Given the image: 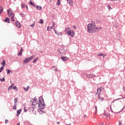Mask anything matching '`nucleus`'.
<instances>
[{"instance_id": "nucleus-17", "label": "nucleus", "mask_w": 125, "mask_h": 125, "mask_svg": "<svg viewBox=\"0 0 125 125\" xmlns=\"http://www.w3.org/2000/svg\"><path fill=\"white\" fill-rule=\"evenodd\" d=\"M13 86H14V84H12L8 88V90H11Z\"/></svg>"}, {"instance_id": "nucleus-10", "label": "nucleus", "mask_w": 125, "mask_h": 125, "mask_svg": "<svg viewBox=\"0 0 125 125\" xmlns=\"http://www.w3.org/2000/svg\"><path fill=\"white\" fill-rule=\"evenodd\" d=\"M66 0L68 3H69V5H70L71 6H73L74 3L72 0Z\"/></svg>"}, {"instance_id": "nucleus-38", "label": "nucleus", "mask_w": 125, "mask_h": 125, "mask_svg": "<svg viewBox=\"0 0 125 125\" xmlns=\"http://www.w3.org/2000/svg\"><path fill=\"white\" fill-rule=\"evenodd\" d=\"M5 124H7V123H8V120H5Z\"/></svg>"}, {"instance_id": "nucleus-3", "label": "nucleus", "mask_w": 125, "mask_h": 125, "mask_svg": "<svg viewBox=\"0 0 125 125\" xmlns=\"http://www.w3.org/2000/svg\"><path fill=\"white\" fill-rule=\"evenodd\" d=\"M35 57V56L33 55L30 57L25 58L24 60L23 61V63H25V64H27V63H29L31 60H33Z\"/></svg>"}, {"instance_id": "nucleus-46", "label": "nucleus", "mask_w": 125, "mask_h": 125, "mask_svg": "<svg viewBox=\"0 0 125 125\" xmlns=\"http://www.w3.org/2000/svg\"><path fill=\"white\" fill-rule=\"evenodd\" d=\"M119 125H122V123L121 122H119Z\"/></svg>"}, {"instance_id": "nucleus-8", "label": "nucleus", "mask_w": 125, "mask_h": 125, "mask_svg": "<svg viewBox=\"0 0 125 125\" xmlns=\"http://www.w3.org/2000/svg\"><path fill=\"white\" fill-rule=\"evenodd\" d=\"M98 98L100 101L102 102L104 100V98L101 97V96H100V93L99 94L98 96Z\"/></svg>"}, {"instance_id": "nucleus-9", "label": "nucleus", "mask_w": 125, "mask_h": 125, "mask_svg": "<svg viewBox=\"0 0 125 125\" xmlns=\"http://www.w3.org/2000/svg\"><path fill=\"white\" fill-rule=\"evenodd\" d=\"M39 104V102L37 101V99H34L33 103H32V105H38Z\"/></svg>"}, {"instance_id": "nucleus-16", "label": "nucleus", "mask_w": 125, "mask_h": 125, "mask_svg": "<svg viewBox=\"0 0 125 125\" xmlns=\"http://www.w3.org/2000/svg\"><path fill=\"white\" fill-rule=\"evenodd\" d=\"M23 88H24V90H25V91H28V90H29V88H30V86H27L26 88L23 87Z\"/></svg>"}, {"instance_id": "nucleus-39", "label": "nucleus", "mask_w": 125, "mask_h": 125, "mask_svg": "<svg viewBox=\"0 0 125 125\" xmlns=\"http://www.w3.org/2000/svg\"><path fill=\"white\" fill-rule=\"evenodd\" d=\"M110 110H111V112L112 113H114V111H113V110H112V107H111V105L110 106Z\"/></svg>"}, {"instance_id": "nucleus-25", "label": "nucleus", "mask_w": 125, "mask_h": 125, "mask_svg": "<svg viewBox=\"0 0 125 125\" xmlns=\"http://www.w3.org/2000/svg\"><path fill=\"white\" fill-rule=\"evenodd\" d=\"M98 56H104H104H106V55H103V54H99Z\"/></svg>"}, {"instance_id": "nucleus-20", "label": "nucleus", "mask_w": 125, "mask_h": 125, "mask_svg": "<svg viewBox=\"0 0 125 125\" xmlns=\"http://www.w3.org/2000/svg\"><path fill=\"white\" fill-rule=\"evenodd\" d=\"M38 59H39V57H37L36 59H35L33 60V63H36V62H37V61H38Z\"/></svg>"}, {"instance_id": "nucleus-45", "label": "nucleus", "mask_w": 125, "mask_h": 125, "mask_svg": "<svg viewBox=\"0 0 125 125\" xmlns=\"http://www.w3.org/2000/svg\"><path fill=\"white\" fill-rule=\"evenodd\" d=\"M83 117H84V118H86V115L84 114V115H83Z\"/></svg>"}, {"instance_id": "nucleus-22", "label": "nucleus", "mask_w": 125, "mask_h": 125, "mask_svg": "<svg viewBox=\"0 0 125 125\" xmlns=\"http://www.w3.org/2000/svg\"><path fill=\"white\" fill-rule=\"evenodd\" d=\"M3 11V7H0V14Z\"/></svg>"}, {"instance_id": "nucleus-21", "label": "nucleus", "mask_w": 125, "mask_h": 125, "mask_svg": "<svg viewBox=\"0 0 125 125\" xmlns=\"http://www.w3.org/2000/svg\"><path fill=\"white\" fill-rule=\"evenodd\" d=\"M1 65H3V67H4L5 65V61L4 60H3L2 62L1 63Z\"/></svg>"}, {"instance_id": "nucleus-27", "label": "nucleus", "mask_w": 125, "mask_h": 125, "mask_svg": "<svg viewBox=\"0 0 125 125\" xmlns=\"http://www.w3.org/2000/svg\"><path fill=\"white\" fill-rule=\"evenodd\" d=\"M3 66H1V68H0V73H1L2 72V70H3Z\"/></svg>"}, {"instance_id": "nucleus-40", "label": "nucleus", "mask_w": 125, "mask_h": 125, "mask_svg": "<svg viewBox=\"0 0 125 125\" xmlns=\"http://www.w3.org/2000/svg\"><path fill=\"white\" fill-rule=\"evenodd\" d=\"M47 31H50V29H49V26L47 27Z\"/></svg>"}, {"instance_id": "nucleus-19", "label": "nucleus", "mask_w": 125, "mask_h": 125, "mask_svg": "<svg viewBox=\"0 0 125 125\" xmlns=\"http://www.w3.org/2000/svg\"><path fill=\"white\" fill-rule=\"evenodd\" d=\"M29 4L30 5H32V6H34V7H36V5L34 4V3H33V2L32 1H30L29 2Z\"/></svg>"}, {"instance_id": "nucleus-34", "label": "nucleus", "mask_w": 125, "mask_h": 125, "mask_svg": "<svg viewBox=\"0 0 125 125\" xmlns=\"http://www.w3.org/2000/svg\"><path fill=\"white\" fill-rule=\"evenodd\" d=\"M21 8H25V4H21Z\"/></svg>"}, {"instance_id": "nucleus-14", "label": "nucleus", "mask_w": 125, "mask_h": 125, "mask_svg": "<svg viewBox=\"0 0 125 125\" xmlns=\"http://www.w3.org/2000/svg\"><path fill=\"white\" fill-rule=\"evenodd\" d=\"M4 22H5L6 23H10V22H9V18H6L5 19V20H4Z\"/></svg>"}, {"instance_id": "nucleus-47", "label": "nucleus", "mask_w": 125, "mask_h": 125, "mask_svg": "<svg viewBox=\"0 0 125 125\" xmlns=\"http://www.w3.org/2000/svg\"><path fill=\"white\" fill-rule=\"evenodd\" d=\"M54 31H55V34H57V33H56V30H55V29H54Z\"/></svg>"}, {"instance_id": "nucleus-43", "label": "nucleus", "mask_w": 125, "mask_h": 125, "mask_svg": "<svg viewBox=\"0 0 125 125\" xmlns=\"http://www.w3.org/2000/svg\"><path fill=\"white\" fill-rule=\"evenodd\" d=\"M25 7H26V9H27V10H28V6H27V5H26V6H25Z\"/></svg>"}, {"instance_id": "nucleus-50", "label": "nucleus", "mask_w": 125, "mask_h": 125, "mask_svg": "<svg viewBox=\"0 0 125 125\" xmlns=\"http://www.w3.org/2000/svg\"><path fill=\"white\" fill-rule=\"evenodd\" d=\"M113 0H111L112 1H113Z\"/></svg>"}, {"instance_id": "nucleus-28", "label": "nucleus", "mask_w": 125, "mask_h": 125, "mask_svg": "<svg viewBox=\"0 0 125 125\" xmlns=\"http://www.w3.org/2000/svg\"><path fill=\"white\" fill-rule=\"evenodd\" d=\"M14 101H15L14 104H17L16 103H17V102L18 101V99H17V98L15 99Z\"/></svg>"}, {"instance_id": "nucleus-1", "label": "nucleus", "mask_w": 125, "mask_h": 125, "mask_svg": "<svg viewBox=\"0 0 125 125\" xmlns=\"http://www.w3.org/2000/svg\"><path fill=\"white\" fill-rule=\"evenodd\" d=\"M87 28L88 33H95L96 32H97V31H99V30L102 29V27H97L96 23L93 21L88 24L87 26Z\"/></svg>"}, {"instance_id": "nucleus-33", "label": "nucleus", "mask_w": 125, "mask_h": 125, "mask_svg": "<svg viewBox=\"0 0 125 125\" xmlns=\"http://www.w3.org/2000/svg\"><path fill=\"white\" fill-rule=\"evenodd\" d=\"M0 82H4L5 81V79L4 78L0 79Z\"/></svg>"}, {"instance_id": "nucleus-52", "label": "nucleus", "mask_w": 125, "mask_h": 125, "mask_svg": "<svg viewBox=\"0 0 125 125\" xmlns=\"http://www.w3.org/2000/svg\"><path fill=\"white\" fill-rule=\"evenodd\" d=\"M115 114H117V112H115Z\"/></svg>"}, {"instance_id": "nucleus-15", "label": "nucleus", "mask_w": 125, "mask_h": 125, "mask_svg": "<svg viewBox=\"0 0 125 125\" xmlns=\"http://www.w3.org/2000/svg\"><path fill=\"white\" fill-rule=\"evenodd\" d=\"M88 78H93V77H95V75H91V74H88L87 75Z\"/></svg>"}, {"instance_id": "nucleus-35", "label": "nucleus", "mask_w": 125, "mask_h": 125, "mask_svg": "<svg viewBox=\"0 0 125 125\" xmlns=\"http://www.w3.org/2000/svg\"><path fill=\"white\" fill-rule=\"evenodd\" d=\"M107 7H108V9H112V8L111 7V6H110L109 5H107Z\"/></svg>"}, {"instance_id": "nucleus-24", "label": "nucleus", "mask_w": 125, "mask_h": 125, "mask_svg": "<svg viewBox=\"0 0 125 125\" xmlns=\"http://www.w3.org/2000/svg\"><path fill=\"white\" fill-rule=\"evenodd\" d=\"M39 23H40V24H43V20H40L39 21Z\"/></svg>"}, {"instance_id": "nucleus-36", "label": "nucleus", "mask_w": 125, "mask_h": 125, "mask_svg": "<svg viewBox=\"0 0 125 125\" xmlns=\"http://www.w3.org/2000/svg\"><path fill=\"white\" fill-rule=\"evenodd\" d=\"M13 89H15V90H17V87H16V86H14L13 88Z\"/></svg>"}, {"instance_id": "nucleus-53", "label": "nucleus", "mask_w": 125, "mask_h": 125, "mask_svg": "<svg viewBox=\"0 0 125 125\" xmlns=\"http://www.w3.org/2000/svg\"><path fill=\"white\" fill-rule=\"evenodd\" d=\"M124 98H125V97H124Z\"/></svg>"}, {"instance_id": "nucleus-2", "label": "nucleus", "mask_w": 125, "mask_h": 125, "mask_svg": "<svg viewBox=\"0 0 125 125\" xmlns=\"http://www.w3.org/2000/svg\"><path fill=\"white\" fill-rule=\"evenodd\" d=\"M39 104H38L39 107H40L41 109H43V107L45 106V104H44V101L43 100V98L42 97H40L39 98Z\"/></svg>"}, {"instance_id": "nucleus-7", "label": "nucleus", "mask_w": 125, "mask_h": 125, "mask_svg": "<svg viewBox=\"0 0 125 125\" xmlns=\"http://www.w3.org/2000/svg\"><path fill=\"white\" fill-rule=\"evenodd\" d=\"M61 58L62 61H68L69 60V58L67 57H61Z\"/></svg>"}, {"instance_id": "nucleus-49", "label": "nucleus", "mask_w": 125, "mask_h": 125, "mask_svg": "<svg viewBox=\"0 0 125 125\" xmlns=\"http://www.w3.org/2000/svg\"><path fill=\"white\" fill-rule=\"evenodd\" d=\"M60 122H57L58 125H59Z\"/></svg>"}, {"instance_id": "nucleus-6", "label": "nucleus", "mask_w": 125, "mask_h": 125, "mask_svg": "<svg viewBox=\"0 0 125 125\" xmlns=\"http://www.w3.org/2000/svg\"><path fill=\"white\" fill-rule=\"evenodd\" d=\"M71 28L67 27L65 28L64 32L65 34H67L68 32H70L71 31Z\"/></svg>"}, {"instance_id": "nucleus-18", "label": "nucleus", "mask_w": 125, "mask_h": 125, "mask_svg": "<svg viewBox=\"0 0 125 125\" xmlns=\"http://www.w3.org/2000/svg\"><path fill=\"white\" fill-rule=\"evenodd\" d=\"M36 8L37 9H38V10H41L42 9V6H39V5H37L36 6Z\"/></svg>"}, {"instance_id": "nucleus-4", "label": "nucleus", "mask_w": 125, "mask_h": 125, "mask_svg": "<svg viewBox=\"0 0 125 125\" xmlns=\"http://www.w3.org/2000/svg\"><path fill=\"white\" fill-rule=\"evenodd\" d=\"M67 34L68 35V36H70V37L73 38L75 36V31L72 30H70L69 32H68V33H67Z\"/></svg>"}, {"instance_id": "nucleus-30", "label": "nucleus", "mask_w": 125, "mask_h": 125, "mask_svg": "<svg viewBox=\"0 0 125 125\" xmlns=\"http://www.w3.org/2000/svg\"><path fill=\"white\" fill-rule=\"evenodd\" d=\"M104 125V122H100L97 125Z\"/></svg>"}, {"instance_id": "nucleus-41", "label": "nucleus", "mask_w": 125, "mask_h": 125, "mask_svg": "<svg viewBox=\"0 0 125 125\" xmlns=\"http://www.w3.org/2000/svg\"><path fill=\"white\" fill-rule=\"evenodd\" d=\"M27 109H26V108L25 107H24V112H27Z\"/></svg>"}, {"instance_id": "nucleus-51", "label": "nucleus", "mask_w": 125, "mask_h": 125, "mask_svg": "<svg viewBox=\"0 0 125 125\" xmlns=\"http://www.w3.org/2000/svg\"><path fill=\"white\" fill-rule=\"evenodd\" d=\"M50 29H52V26H51V27H50Z\"/></svg>"}, {"instance_id": "nucleus-42", "label": "nucleus", "mask_w": 125, "mask_h": 125, "mask_svg": "<svg viewBox=\"0 0 125 125\" xmlns=\"http://www.w3.org/2000/svg\"><path fill=\"white\" fill-rule=\"evenodd\" d=\"M95 109H96V112H97V106H95Z\"/></svg>"}, {"instance_id": "nucleus-37", "label": "nucleus", "mask_w": 125, "mask_h": 125, "mask_svg": "<svg viewBox=\"0 0 125 125\" xmlns=\"http://www.w3.org/2000/svg\"><path fill=\"white\" fill-rule=\"evenodd\" d=\"M73 28H74V30H76V29H77V26H76V25H74L73 26Z\"/></svg>"}, {"instance_id": "nucleus-48", "label": "nucleus", "mask_w": 125, "mask_h": 125, "mask_svg": "<svg viewBox=\"0 0 125 125\" xmlns=\"http://www.w3.org/2000/svg\"><path fill=\"white\" fill-rule=\"evenodd\" d=\"M17 125H20V123H18Z\"/></svg>"}, {"instance_id": "nucleus-44", "label": "nucleus", "mask_w": 125, "mask_h": 125, "mask_svg": "<svg viewBox=\"0 0 125 125\" xmlns=\"http://www.w3.org/2000/svg\"><path fill=\"white\" fill-rule=\"evenodd\" d=\"M30 26L31 27H34V26H35V24L31 25Z\"/></svg>"}, {"instance_id": "nucleus-5", "label": "nucleus", "mask_w": 125, "mask_h": 125, "mask_svg": "<svg viewBox=\"0 0 125 125\" xmlns=\"http://www.w3.org/2000/svg\"><path fill=\"white\" fill-rule=\"evenodd\" d=\"M15 15V14H14V13H11L10 15H9V17H11V21H14V16Z\"/></svg>"}, {"instance_id": "nucleus-12", "label": "nucleus", "mask_w": 125, "mask_h": 125, "mask_svg": "<svg viewBox=\"0 0 125 125\" xmlns=\"http://www.w3.org/2000/svg\"><path fill=\"white\" fill-rule=\"evenodd\" d=\"M23 53V48H21L20 51L18 53V55L21 56L22 55V53Z\"/></svg>"}, {"instance_id": "nucleus-31", "label": "nucleus", "mask_w": 125, "mask_h": 125, "mask_svg": "<svg viewBox=\"0 0 125 125\" xmlns=\"http://www.w3.org/2000/svg\"><path fill=\"white\" fill-rule=\"evenodd\" d=\"M58 2H57V4L58 5H60V0H57Z\"/></svg>"}, {"instance_id": "nucleus-29", "label": "nucleus", "mask_w": 125, "mask_h": 125, "mask_svg": "<svg viewBox=\"0 0 125 125\" xmlns=\"http://www.w3.org/2000/svg\"><path fill=\"white\" fill-rule=\"evenodd\" d=\"M98 91H100V92H101V91H102V90L101 89V88H98L97 89V92H98Z\"/></svg>"}, {"instance_id": "nucleus-26", "label": "nucleus", "mask_w": 125, "mask_h": 125, "mask_svg": "<svg viewBox=\"0 0 125 125\" xmlns=\"http://www.w3.org/2000/svg\"><path fill=\"white\" fill-rule=\"evenodd\" d=\"M7 14L8 15H9V13H10V12H11V9H9L8 10H7Z\"/></svg>"}, {"instance_id": "nucleus-32", "label": "nucleus", "mask_w": 125, "mask_h": 125, "mask_svg": "<svg viewBox=\"0 0 125 125\" xmlns=\"http://www.w3.org/2000/svg\"><path fill=\"white\" fill-rule=\"evenodd\" d=\"M7 74H10V70L9 69H7Z\"/></svg>"}, {"instance_id": "nucleus-11", "label": "nucleus", "mask_w": 125, "mask_h": 125, "mask_svg": "<svg viewBox=\"0 0 125 125\" xmlns=\"http://www.w3.org/2000/svg\"><path fill=\"white\" fill-rule=\"evenodd\" d=\"M15 25L17 27H18V28H20V27H21V24L19 21H16L15 23Z\"/></svg>"}, {"instance_id": "nucleus-13", "label": "nucleus", "mask_w": 125, "mask_h": 125, "mask_svg": "<svg viewBox=\"0 0 125 125\" xmlns=\"http://www.w3.org/2000/svg\"><path fill=\"white\" fill-rule=\"evenodd\" d=\"M21 114V109H19L17 111V117H18L19 115Z\"/></svg>"}, {"instance_id": "nucleus-23", "label": "nucleus", "mask_w": 125, "mask_h": 125, "mask_svg": "<svg viewBox=\"0 0 125 125\" xmlns=\"http://www.w3.org/2000/svg\"><path fill=\"white\" fill-rule=\"evenodd\" d=\"M16 106H17V104H14V105L13 106L14 110H16Z\"/></svg>"}]
</instances>
